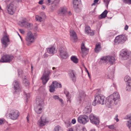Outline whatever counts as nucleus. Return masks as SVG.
I'll return each mask as SVG.
<instances>
[{
  "label": "nucleus",
  "instance_id": "1",
  "mask_svg": "<svg viewBox=\"0 0 131 131\" xmlns=\"http://www.w3.org/2000/svg\"><path fill=\"white\" fill-rule=\"evenodd\" d=\"M119 95L118 93L114 92L113 94L107 97L105 100V105L108 107H110L113 105H116L119 99Z\"/></svg>",
  "mask_w": 131,
  "mask_h": 131
},
{
  "label": "nucleus",
  "instance_id": "2",
  "mask_svg": "<svg viewBox=\"0 0 131 131\" xmlns=\"http://www.w3.org/2000/svg\"><path fill=\"white\" fill-rule=\"evenodd\" d=\"M106 98L103 95L100 94H97L95 97V100L93 102L92 104L94 106H95L97 103V104L103 105L105 104V100Z\"/></svg>",
  "mask_w": 131,
  "mask_h": 131
},
{
  "label": "nucleus",
  "instance_id": "3",
  "mask_svg": "<svg viewBox=\"0 0 131 131\" xmlns=\"http://www.w3.org/2000/svg\"><path fill=\"white\" fill-rule=\"evenodd\" d=\"M7 10L8 14L13 15L15 12L16 8L14 2H12L7 6Z\"/></svg>",
  "mask_w": 131,
  "mask_h": 131
},
{
  "label": "nucleus",
  "instance_id": "4",
  "mask_svg": "<svg viewBox=\"0 0 131 131\" xmlns=\"http://www.w3.org/2000/svg\"><path fill=\"white\" fill-rule=\"evenodd\" d=\"M26 40L27 41V44L28 46L30 45L32 43L34 42L35 38L31 32L30 31L28 33Z\"/></svg>",
  "mask_w": 131,
  "mask_h": 131
},
{
  "label": "nucleus",
  "instance_id": "5",
  "mask_svg": "<svg viewBox=\"0 0 131 131\" xmlns=\"http://www.w3.org/2000/svg\"><path fill=\"white\" fill-rule=\"evenodd\" d=\"M50 72L49 70L45 71L44 73L41 78L43 84H45L49 79V75L50 74Z\"/></svg>",
  "mask_w": 131,
  "mask_h": 131
},
{
  "label": "nucleus",
  "instance_id": "6",
  "mask_svg": "<svg viewBox=\"0 0 131 131\" xmlns=\"http://www.w3.org/2000/svg\"><path fill=\"white\" fill-rule=\"evenodd\" d=\"M10 40L8 36L5 35L1 39L2 46L6 48L9 43Z\"/></svg>",
  "mask_w": 131,
  "mask_h": 131
},
{
  "label": "nucleus",
  "instance_id": "7",
  "mask_svg": "<svg viewBox=\"0 0 131 131\" xmlns=\"http://www.w3.org/2000/svg\"><path fill=\"white\" fill-rule=\"evenodd\" d=\"M89 118L92 124L98 125L100 122L99 118L95 115L93 114H91L89 116Z\"/></svg>",
  "mask_w": 131,
  "mask_h": 131
},
{
  "label": "nucleus",
  "instance_id": "8",
  "mask_svg": "<svg viewBox=\"0 0 131 131\" xmlns=\"http://www.w3.org/2000/svg\"><path fill=\"white\" fill-rule=\"evenodd\" d=\"M19 115V112L17 110H11L9 114V117L12 119L15 120Z\"/></svg>",
  "mask_w": 131,
  "mask_h": 131
},
{
  "label": "nucleus",
  "instance_id": "9",
  "mask_svg": "<svg viewBox=\"0 0 131 131\" xmlns=\"http://www.w3.org/2000/svg\"><path fill=\"white\" fill-rule=\"evenodd\" d=\"M88 121V117L86 115L80 116L78 118V122L83 124H84L86 123Z\"/></svg>",
  "mask_w": 131,
  "mask_h": 131
},
{
  "label": "nucleus",
  "instance_id": "10",
  "mask_svg": "<svg viewBox=\"0 0 131 131\" xmlns=\"http://www.w3.org/2000/svg\"><path fill=\"white\" fill-rule=\"evenodd\" d=\"M126 38L124 35H121L116 37L114 40L115 43L117 42L118 44H122L126 40Z\"/></svg>",
  "mask_w": 131,
  "mask_h": 131
},
{
  "label": "nucleus",
  "instance_id": "11",
  "mask_svg": "<svg viewBox=\"0 0 131 131\" xmlns=\"http://www.w3.org/2000/svg\"><path fill=\"white\" fill-rule=\"evenodd\" d=\"M13 57L8 55L3 56L0 60V62L2 63L9 62L13 59Z\"/></svg>",
  "mask_w": 131,
  "mask_h": 131
},
{
  "label": "nucleus",
  "instance_id": "12",
  "mask_svg": "<svg viewBox=\"0 0 131 131\" xmlns=\"http://www.w3.org/2000/svg\"><path fill=\"white\" fill-rule=\"evenodd\" d=\"M130 54L127 50L123 49L120 52V55L123 60L127 59L129 56Z\"/></svg>",
  "mask_w": 131,
  "mask_h": 131
},
{
  "label": "nucleus",
  "instance_id": "13",
  "mask_svg": "<svg viewBox=\"0 0 131 131\" xmlns=\"http://www.w3.org/2000/svg\"><path fill=\"white\" fill-rule=\"evenodd\" d=\"M101 60L107 62L108 61L110 64H113L114 63L115 59L114 57L112 56H107L101 58Z\"/></svg>",
  "mask_w": 131,
  "mask_h": 131
},
{
  "label": "nucleus",
  "instance_id": "14",
  "mask_svg": "<svg viewBox=\"0 0 131 131\" xmlns=\"http://www.w3.org/2000/svg\"><path fill=\"white\" fill-rule=\"evenodd\" d=\"M59 51L61 57L64 59H66L67 58V53L66 49L62 47H60Z\"/></svg>",
  "mask_w": 131,
  "mask_h": 131
},
{
  "label": "nucleus",
  "instance_id": "15",
  "mask_svg": "<svg viewBox=\"0 0 131 131\" xmlns=\"http://www.w3.org/2000/svg\"><path fill=\"white\" fill-rule=\"evenodd\" d=\"M19 25L21 27L29 28L31 26V24L27 21L26 19H23L19 22Z\"/></svg>",
  "mask_w": 131,
  "mask_h": 131
},
{
  "label": "nucleus",
  "instance_id": "16",
  "mask_svg": "<svg viewBox=\"0 0 131 131\" xmlns=\"http://www.w3.org/2000/svg\"><path fill=\"white\" fill-rule=\"evenodd\" d=\"M91 111V102L90 101L86 103L85 108L83 110V112L84 113H90Z\"/></svg>",
  "mask_w": 131,
  "mask_h": 131
},
{
  "label": "nucleus",
  "instance_id": "17",
  "mask_svg": "<svg viewBox=\"0 0 131 131\" xmlns=\"http://www.w3.org/2000/svg\"><path fill=\"white\" fill-rule=\"evenodd\" d=\"M67 11V8L65 7H61L58 12V15L60 16L65 15Z\"/></svg>",
  "mask_w": 131,
  "mask_h": 131
},
{
  "label": "nucleus",
  "instance_id": "18",
  "mask_svg": "<svg viewBox=\"0 0 131 131\" xmlns=\"http://www.w3.org/2000/svg\"><path fill=\"white\" fill-rule=\"evenodd\" d=\"M70 35L71 40L73 42L77 41L78 38L75 32L73 30H71L70 31Z\"/></svg>",
  "mask_w": 131,
  "mask_h": 131
},
{
  "label": "nucleus",
  "instance_id": "19",
  "mask_svg": "<svg viewBox=\"0 0 131 131\" xmlns=\"http://www.w3.org/2000/svg\"><path fill=\"white\" fill-rule=\"evenodd\" d=\"M73 6L75 10L79 9L78 5L81 3V0H72Z\"/></svg>",
  "mask_w": 131,
  "mask_h": 131
},
{
  "label": "nucleus",
  "instance_id": "20",
  "mask_svg": "<svg viewBox=\"0 0 131 131\" xmlns=\"http://www.w3.org/2000/svg\"><path fill=\"white\" fill-rule=\"evenodd\" d=\"M13 85L14 86L13 88L15 91L14 92V93L17 92V91H19L20 90L19 86V82L18 81L15 80L13 83Z\"/></svg>",
  "mask_w": 131,
  "mask_h": 131
},
{
  "label": "nucleus",
  "instance_id": "21",
  "mask_svg": "<svg viewBox=\"0 0 131 131\" xmlns=\"http://www.w3.org/2000/svg\"><path fill=\"white\" fill-rule=\"evenodd\" d=\"M39 125L41 126H43L46 123V117L43 116H42L40 118V121H39Z\"/></svg>",
  "mask_w": 131,
  "mask_h": 131
},
{
  "label": "nucleus",
  "instance_id": "22",
  "mask_svg": "<svg viewBox=\"0 0 131 131\" xmlns=\"http://www.w3.org/2000/svg\"><path fill=\"white\" fill-rule=\"evenodd\" d=\"M48 53L51 54H53L56 53L57 50L54 47H51L47 49Z\"/></svg>",
  "mask_w": 131,
  "mask_h": 131
},
{
  "label": "nucleus",
  "instance_id": "23",
  "mask_svg": "<svg viewBox=\"0 0 131 131\" xmlns=\"http://www.w3.org/2000/svg\"><path fill=\"white\" fill-rule=\"evenodd\" d=\"M75 72L74 71L72 70L69 74V76L72 81L75 82L76 81V77Z\"/></svg>",
  "mask_w": 131,
  "mask_h": 131
},
{
  "label": "nucleus",
  "instance_id": "24",
  "mask_svg": "<svg viewBox=\"0 0 131 131\" xmlns=\"http://www.w3.org/2000/svg\"><path fill=\"white\" fill-rule=\"evenodd\" d=\"M36 103L37 105L39 106H41L44 105L43 100L40 97H38L37 98Z\"/></svg>",
  "mask_w": 131,
  "mask_h": 131
},
{
  "label": "nucleus",
  "instance_id": "25",
  "mask_svg": "<svg viewBox=\"0 0 131 131\" xmlns=\"http://www.w3.org/2000/svg\"><path fill=\"white\" fill-rule=\"evenodd\" d=\"M81 50L83 55H85L88 54L89 49L85 47L83 43H82L81 45Z\"/></svg>",
  "mask_w": 131,
  "mask_h": 131
},
{
  "label": "nucleus",
  "instance_id": "26",
  "mask_svg": "<svg viewBox=\"0 0 131 131\" xmlns=\"http://www.w3.org/2000/svg\"><path fill=\"white\" fill-rule=\"evenodd\" d=\"M84 93L83 92L80 93L79 96L77 97V99L78 102H79L78 103L80 104L82 101L81 99L84 96Z\"/></svg>",
  "mask_w": 131,
  "mask_h": 131
},
{
  "label": "nucleus",
  "instance_id": "27",
  "mask_svg": "<svg viewBox=\"0 0 131 131\" xmlns=\"http://www.w3.org/2000/svg\"><path fill=\"white\" fill-rule=\"evenodd\" d=\"M127 82L126 90L127 91H129L131 90V80H129Z\"/></svg>",
  "mask_w": 131,
  "mask_h": 131
},
{
  "label": "nucleus",
  "instance_id": "28",
  "mask_svg": "<svg viewBox=\"0 0 131 131\" xmlns=\"http://www.w3.org/2000/svg\"><path fill=\"white\" fill-rule=\"evenodd\" d=\"M107 13L108 12L106 10H105V11L100 15V17H99L100 19H101L105 18L107 16Z\"/></svg>",
  "mask_w": 131,
  "mask_h": 131
},
{
  "label": "nucleus",
  "instance_id": "29",
  "mask_svg": "<svg viewBox=\"0 0 131 131\" xmlns=\"http://www.w3.org/2000/svg\"><path fill=\"white\" fill-rule=\"evenodd\" d=\"M85 33H87L88 34H89L90 33L91 35V36L93 35V33L91 32L90 27H85Z\"/></svg>",
  "mask_w": 131,
  "mask_h": 131
},
{
  "label": "nucleus",
  "instance_id": "30",
  "mask_svg": "<svg viewBox=\"0 0 131 131\" xmlns=\"http://www.w3.org/2000/svg\"><path fill=\"white\" fill-rule=\"evenodd\" d=\"M54 82H53L49 86V91L50 92H54L55 90V89L56 88L55 85L53 84Z\"/></svg>",
  "mask_w": 131,
  "mask_h": 131
},
{
  "label": "nucleus",
  "instance_id": "31",
  "mask_svg": "<svg viewBox=\"0 0 131 131\" xmlns=\"http://www.w3.org/2000/svg\"><path fill=\"white\" fill-rule=\"evenodd\" d=\"M101 47L100 44H96L95 48V52L97 53L99 52L101 50Z\"/></svg>",
  "mask_w": 131,
  "mask_h": 131
},
{
  "label": "nucleus",
  "instance_id": "32",
  "mask_svg": "<svg viewBox=\"0 0 131 131\" xmlns=\"http://www.w3.org/2000/svg\"><path fill=\"white\" fill-rule=\"evenodd\" d=\"M53 98L55 100H59L61 103V104L63 103V101L62 99L60 98L57 95H54L53 96Z\"/></svg>",
  "mask_w": 131,
  "mask_h": 131
},
{
  "label": "nucleus",
  "instance_id": "33",
  "mask_svg": "<svg viewBox=\"0 0 131 131\" xmlns=\"http://www.w3.org/2000/svg\"><path fill=\"white\" fill-rule=\"evenodd\" d=\"M53 82H54L53 84L55 85L56 88H61L62 87V85L60 83H59L56 81H54Z\"/></svg>",
  "mask_w": 131,
  "mask_h": 131
},
{
  "label": "nucleus",
  "instance_id": "34",
  "mask_svg": "<svg viewBox=\"0 0 131 131\" xmlns=\"http://www.w3.org/2000/svg\"><path fill=\"white\" fill-rule=\"evenodd\" d=\"M42 108L41 107H38L35 108L36 112L38 114H40L42 112Z\"/></svg>",
  "mask_w": 131,
  "mask_h": 131
},
{
  "label": "nucleus",
  "instance_id": "35",
  "mask_svg": "<svg viewBox=\"0 0 131 131\" xmlns=\"http://www.w3.org/2000/svg\"><path fill=\"white\" fill-rule=\"evenodd\" d=\"M71 60L74 63H77L78 62V60L76 57L74 56L71 57Z\"/></svg>",
  "mask_w": 131,
  "mask_h": 131
},
{
  "label": "nucleus",
  "instance_id": "36",
  "mask_svg": "<svg viewBox=\"0 0 131 131\" xmlns=\"http://www.w3.org/2000/svg\"><path fill=\"white\" fill-rule=\"evenodd\" d=\"M35 19L36 20L40 22L42 21L43 20V19H44L42 17H40L38 15H37L36 16Z\"/></svg>",
  "mask_w": 131,
  "mask_h": 131
},
{
  "label": "nucleus",
  "instance_id": "37",
  "mask_svg": "<svg viewBox=\"0 0 131 131\" xmlns=\"http://www.w3.org/2000/svg\"><path fill=\"white\" fill-rule=\"evenodd\" d=\"M64 93L66 94L67 98L68 99H70L71 97L69 94V92L66 90H65L64 91Z\"/></svg>",
  "mask_w": 131,
  "mask_h": 131
},
{
  "label": "nucleus",
  "instance_id": "38",
  "mask_svg": "<svg viewBox=\"0 0 131 131\" xmlns=\"http://www.w3.org/2000/svg\"><path fill=\"white\" fill-rule=\"evenodd\" d=\"M23 82L26 86H28L29 84V81L28 80L26 79V78H25L23 79Z\"/></svg>",
  "mask_w": 131,
  "mask_h": 131
},
{
  "label": "nucleus",
  "instance_id": "39",
  "mask_svg": "<svg viewBox=\"0 0 131 131\" xmlns=\"http://www.w3.org/2000/svg\"><path fill=\"white\" fill-rule=\"evenodd\" d=\"M54 131H61L60 127L59 126L55 127L54 129Z\"/></svg>",
  "mask_w": 131,
  "mask_h": 131
},
{
  "label": "nucleus",
  "instance_id": "40",
  "mask_svg": "<svg viewBox=\"0 0 131 131\" xmlns=\"http://www.w3.org/2000/svg\"><path fill=\"white\" fill-rule=\"evenodd\" d=\"M124 80L126 82L129 81V80H131V79L128 76H126L124 78Z\"/></svg>",
  "mask_w": 131,
  "mask_h": 131
},
{
  "label": "nucleus",
  "instance_id": "41",
  "mask_svg": "<svg viewBox=\"0 0 131 131\" xmlns=\"http://www.w3.org/2000/svg\"><path fill=\"white\" fill-rule=\"evenodd\" d=\"M24 95L27 98V99L26 100V102H27L28 101V98L30 97V94L29 93H27L25 92L24 93Z\"/></svg>",
  "mask_w": 131,
  "mask_h": 131
},
{
  "label": "nucleus",
  "instance_id": "42",
  "mask_svg": "<svg viewBox=\"0 0 131 131\" xmlns=\"http://www.w3.org/2000/svg\"><path fill=\"white\" fill-rule=\"evenodd\" d=\"M75 131H86L85 129H83L82 128H80V127H77Z\"/></svg>",
  "mask_w": 131,
  "mask_h": 131
},
{
  "label": "nucleus",
  "instance_id": "43",
  "mask_svg": "<svg viewBox=\"0 0 131 131\" xmlns=\"http://www.w3.org/2000/svg\"><path fill=\"white\" fill-rule=\"evenodd\" d=\"M65 123L67 127L71 126V123L69 121L65 122Z\"/></svg>",
  "mask_w": 131,
  "mask_h": 131
},
{
  "label": "nucleus",
  "instance_id": "44",
  "mask_svg": "<svg viewBox=\"0 0 131 131\" xmlns=\"http://www.w3.org/2000/svg\"><path fill=\"white\" fill-rule=\"evenodd\" d=\"M123 2L125 3L131 4V0H122Z\"/></svg>",
  "mask_w": 131,
  "mask_h": 131
},
{
  "label": "nucleus",
  "instance_id": "45",
  "mask_svg": "<svg viewBox=\"0 0 131 131\" xmlns=\"http://www.w3.org/2000/svg\"><path fill=\"white\" fill-rule=\"evenodd\" d=\"M125 118L126 119H131V114L130 115H127Z\"/></svg>",
  "mask_w": 131,
  "mask_h": 131
},
{
  "label": "nucleus",
  "instance_id": "46",
  "mask_svg": "<svg viewBox=\"0 0 131 131\" xmlns=\"http://www.w3.org/2000/svg\"><path fill=\"white\" fill-rule=\"evenodd\" d=\"M40 15L41 16V17L43 18V19H44L45 18V15L44 13H40Z\"/></svg>",
  "mask_w": 131,
  "mask_h": 131
},
{
  "label": "nucleus",
  "instance_id": "47",
  "mask_svg": "<svg viewBox=\"0 0 131 131\" xmlns=\"http://www.w3.org/2000/svg\"><path fill=\"white\" fill-rule=\"evenodd\" d=\"M18 75L20 77H21V75H22V70H18Z\"/></svg>",
  "mask_w": 131,
  "mask_h": 131
},
{
  "label": "nucleus",
  "instance_id": "48",
  "mask_svg": "<svg viewBox=\"0 0 131 131\" xmlns=\"http://www.w3.org/2000/svg\"><path fill=\"white\" fill-rule=\"evenodd\" d=\"M5 121V120L3 119H0V125L4 123Z\"/></svg>",
  "mask_w": 131,
  "mask_h": 131
},
{
  "label": "nucleus",
  "instance_id": "49",
  "mask_svg": "<svg viewBox=\"0 0 131 131\" xmlns=\"http://www.w3.org/2000/svg\"><path fill=\"white\" fill-rule=\"evenodd\" d=\"M128 125L129 127H131V120H130L127 122Z\"/></svg>",
  "mask_w": 131,
  "mask_h": 131
},
{
  "label": "nucleus",
  "instance_id": "50",
  "mask_svg": "<svg viewBox=\"0 0 131 131\" xmlns=\"http://www.w3.org/2000/svg\"><path fill=\"white\" fill-rule=\"evenodd\" d=\"M46 0V2L47 4L48 5H49L50 4V3H51V1L50 0Z\"/></svg>",
  "mask_w": 131,
  "mask_h": 131
},
{
  "label": "nucleus",
  "instance_id": "51",
  "mask_svg": "<svg viewBox=\"0 0 131 131\" xmlns=\"http://www.w3.org/2000/svg\"><path fill=\"white\" fill-rule=\"evenodd\" d=\"M118 117V115H116L115 117V118H114V119L115 120H116V122H118L119 121V119L117 118Z\"/></svg>",
  "mask_w": 131,
  "mask_h": 131
},
{
  "label": "nucleus",
  "instance_id": "52",
  "mask_svg": "<svg viewBox=\"0 0 131 131\" xmlns=\"http://www.w3.org/2000/svg\"><path fill=\"white\" fill-rule=\"evenodd\" d=\"M108 128L111 129H113L114 128V127L113 125H112L109 126H108Z\"/></svg>",
  "mask_w": 131,
  "mask_h": 131
},
{
  "label": "nucleus",
  "instance_id": "53",
  "mask_svg": "<svg viewBox=\"0 0 131 131\" xmlns=\"http://www.w3.org/2000/svg\"><path fill=\"white\" fill-rule=\"evenodd\" d=\"M76 122V120L75 119H72V120L71 122H72V123H73V124H74Z\"/></svg>",
  "mask_w": 131,
  "mask_h": 131
},
{
  "label": "nucleus",
  "instance_id": "54",
  "mask_svg": "<svg viewBox=\"0 0 131 131\" xmlns=\"http://www.w3.org/2000/svg\"><path fill=\"white\" fill-rule=\"evenodd\" d=\"M104 2L106 4L107 6L109 4V2L107 0H104Z\"/></svg>",
  "mask_w": 131,
  "mask_h": 131
},
{
  "label": "nucleus",
  "instance_id": "55",
  "mask_svg": "<svg viewBox=\"0 0 131 131\" xmlns=\"http://www.w3.org/2000/svg\"><path fill=\"white\" fill-rule=\"evenodd\" d=\"M43 56L45 58H46L48 57V54L47 53H46L44 54Z\"/></svg>",
  "mask_w": 131,
  "mask_h": 131
},
{
  "label": "nucleus",
  "instance_id": "56",
  "mask_svg": "<svg viewBox=\"0 0 131 131\" xmlns=\"http://www.w3.org/2000/svg\"><path fill=\"white\" fill-rule=\"evenodd\" d=\"M39 3L41 5H42L43 3V0H40L39 2Z\"/></svg>",
  "mask_w": 131,
  "mask_h": 131
},
{
  "label": "nucleus",
  "instance_id": "57",
  "mask_svg": "<svg viewBox=\"0 0 131 131\" xmlns=\"http://www.w3.org/2000/svg\"><path fill=\"white\" fill-rule=\"evenodd\" d=\"M60 1V0H55L54 1V2L55 3H58Z\"/></svg>",
  "mask_w": 131,
  "mask_h": 131
},
{
  "label": "nucleus",
  "instance_id": "58",
  "mask_svg": "<svg viewBox=\"0 0 131 131\" xmlns=\"http://www.w3.org/2000/svg\"><path fill=\"white\" fill-rule=\"evenodd\" d=\"M128 26L127 25H126L124 29L125 30H127L128 29Z\"/></svg>",
  "mask_w": 131,
  "mask_h": 131
},
{
  "label": "nucleus",
  "instance_id": "59",
  "mask_svg": "<svg viewBox=\"0 0 131 131\" xmlns=\"http://www.w3.org/2000/svg\"><path fill=\"white\" fill-rule=\"evenodd\" d=\"M85 69L86 70V71L89 75V77H90V75H89V72L88 71V70H87V68H85Z\"/></svg>",
  "mask_w": 131,
  "mask_h": 131
},
{
  "label": "nucleus",
  "instance_id": "60",
  "mask_svg": "<svg viewBox=\"0 0 131 131\" xmlns=\"http://www.w3.org/2000/svg\"><path fill=\"white\" fill-rule=\"evenodd\" d=\"M20 31L21 33L23 34H24L25 32L23 30L21 29H20Z\"/></svg>",
  "mask_w": 131,
  "mask_h": 131
},
{
  "label": "nucleus",
  "instance_id": "61",
  "mask_svg": "<svg viewBox=\"0 0 131 131\" xmlns=\"http://www.w3.org/2000/svg\"><path fill=\"white\" fill-rule=\"evenodd\" d=\"M68 131H73V128H70L69 129Z\"/></svg>",
  "mask_w": 131,
  "mask_h": 131
},
{
  "label": "nucleus",
  "instance_id": "62",
  "mask_svg": "<svg viewBox=\"0 0 131 131\" xmlns=\"http://www.w3.org/2000/svg\"><path fill=\"white\" fill-rule=\"evenodd\" d=\"M96 3H95L94 2V3H93L92 4H91V5L92 6H93V5H95L96 4Z\"/></svg>",
  "mask_w": 131,
  "mask_h": 131
},
{
  "label": "nucleus",
  "instance_id": "63",
  "mask_svg": "<svg viewBox=\"0 0 131 131\" xmlns=\"http://www.w3.org/2000/svg\"><path fill=\"white\" fill-rule=\"evenodd\" d=\"M99 0H94V2L95 3H97L98 1Z\"/></svg>",
  "mask_w": 131,
  "mask_h": 131
},
{
  "label": "nucleus",
  "instance_id": "64",
  "mask_svg": "<svg viewBox=\"0 0 131 131\" xmlns=\"http://www.w3.org/2000/svg\"><path fill=\"white\" fill-rule=\"evenodd\" d=\"M28 116V115L26 118L27 120V121L28 122H29V117Z\"/></svg>",
  "mask_w": 131,
  "mask_h": 131
}]
</instances>
